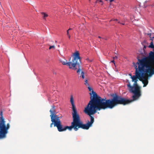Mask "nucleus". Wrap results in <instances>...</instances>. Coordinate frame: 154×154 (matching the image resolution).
I'll list each match as a JSON object with an SVG mask.
<instances>
[{
    "mask_svg": "<svg viewBox=\"0 0 154 154\" xmlns=\"http://www.w3.org/2000/svg\"><path fill=\"white\" fill-rule=\"evenodd\" d=\"M152 7H153L154 6V4H153L152 5Z\"/></svg>",
    "mask_w": 154,
    "mask_h": 154,
    "instance_id": "nucleus-30",
    "label": "nucleus"
},
{
    "mask_svg": "<svg viewBox=\"0 0 154 154\" xmlns=\"http://www.w3.org/2000/svg\"><path fill=\"white\" fill-rule=\"evenodd\" d=\"M89 1L90 2L91 1V0H89Z\"/></svg>",
    "mask_w": 154,
    "mask_h": 154,
    "instance_id": "nucleus-33",
    "label": "nucleus"
},
{
    "mask_svg": "<svg viewBox=\"0 0 154 154\" xmlns=\"http://www.w3.org/2000/svg\"><path fill=\"white\" fill-rule=\"evenodd\" d=\"M126 82L128 83L127 85V86L128 87L129 91L133 93L134 94V93L132 91H133L134 90V88L133 85V86L131 85L129 81L128 80H127Z\"/></svg>",
    "mask_w": 154,
    "mask_h": 154,
    "instance_id": "nucleus-10",
    "label": "nucleus"
},
{
    "mask_svg": "<svg viewBox=\"0 0 154 154\" xmlns=\"http://www.w3.org/2000/svg\"><path fill=\"white\" fill-rule=\"evenodd\" d=\"M146 48V46L145 45H144L143 47V50H144V51H145V49Z\"/></svg>",
    "mask_w": 154,
    "mask_h": 154,
    "instance_id": "nucleus-24",
    "label": "nucleus"
},
{
    "mask_svg": "<svg viewBox=\"0 0 154 154\" xmlns=\"http://www.w3.org/2000/svg\"><path fill=\"white\" fill-rule=\"evenodd\" d=\"M112 21H116L118 22V21H119V20H118L117 19H112L111 20H110V22H111Z\"/></svg>",
    "mask_w": 154,
    "mask_h": 154,
    "instance_id": "nucleus-15",
    "label": "nucleus"
},
{
    "mask_svg": "<svg viewBox=\"0 0 154 154\" xmlns=\"http://www.w3.org/2000/svg\"><path fill=\"white\" fill-rule=\"evenodd\" d=\"M70 59H71V58H70V59H69V61H70Z\"/></svg>",
    "mask_w": 154,
    "mask_h": 154,
    "instance_id": "nucleus-31",
    "label": "nucleus"
},
{
    "mask_svg": "<svg viewBox=\"0 0 154 154\" xmlns=\"http://www.w3.org/2000/svg\"><path fill=\"white\" fill-rule=\"evenodd\" d=\"M149 48H153L154 47V45L152 42H151L150 43V45L149 46Z\"/></svg>",
    "mask_w": 154,
    "mask_h": 154,
    "instance_id": "nucleus-11",
    "label": "nucleus"
},
{
    "mask_svg": "<svg viewBox=\"0 0 154 154\" xmlns=\"http://www.w3.org/2000/svg\"><path fill=\"white\" fill-rule=\"evenodd\" d=\"M0 115V139L5 138L8 132V130L9 128L10 125L9 123L5 124V122L2 116V112H1Z\"/></svg>",
    "mask_w": 154,
    "mask_h": 154,
    "instance_id": "nucleus-6",
    "label": "nucleus"
},
{
    "mask_svg": "<svg viewBox=\"0 0 154 154\" xmlns=\"http://www.w3.org/2000/svg\"><path fill=\"white\" fill-rule=\"evenodd\" d=\"M70 102L72 106V109L73 111V112L72 113V118H75L79 120H81L80 116L79 114L77 113L76 109L75 107L74 103V100L72 95L71 96L70 98Z\"/></svg>",
    "mask_w": 154,
    "mask_h": 154,
    "instance_id": "nucleus-7",
    "label": "nucleus"
},
{
    "mask_svg": "<svg viewBox=\"0 0 154 154\" xmlns=\"http://www.w3.org/2000/svg\"><path fill=\"white\" fill-rule=\"evenodd\" d=\"M72 28H70L69 29H68L67 31V35H68L69 34V31L70 30H72Z\"/></svg>",
    "mask_w": 154,
    "mask_h": 154,
    "instance_id": "nucleus-16",
    "label": "nucleus"
},
{
    "mask_svg": "<svg viewBox=\"0 0 154 154\" xmlns=\"http://www.w3.org/2000/svg\"><path fill=\"white\" fill-rule=\"evenodd\" d=\"M117 58V57L116 56L115 57H114V59H116Z\"/></svg>",
    "mask_w": 154,
    "mask_h": 154,
    "instance_id": "nucleus-27",
    "label": "nucleus"
},
{
    "mask_svg": "<svg viewBox=\"0 0 154 154\" xmlns=\"http://www.w3.org/2000/svg\"><path fill=\"white\" fill-rule=\"evenodd\" d=\"M84 84L86 85V86H88L89 84L88 83L87 79H85L84 82Z\"/></svg>",
    "mask_w": 154,
    "mask_h": 154,
    "instance_id": "nucleus-12",
    "label": "nucleus"
},
{
    "mask_svg": "<svg viewBox=\"0 0 154 154\" xmlns=\"http://www.w3.org/2000/svg\"><path fill=\"white\" fill-rule=\"evenodd\" d=\"M41 14L43 15V18H45V17H47L48 16V15L45 14V13L42 12L41 13Z\"/></svg>",
    "mask_w": 154,
    "mask_h": 154,
    "instance_id": "nucleus-13",
    "label": "nucleus"
},
{
    "mask_svg": "<svg viewBox=\"0 0 154 154\" xmlns=\"http://www.w3.org/2000/svg\"><path fill=\"white\" fill-rule=\"evenodd\" d=\"M55 47L54 45L50 46L49 48V49L50 50L52 48L55 49Z\"/></svg>",
    "mask_w": 154,
    "mask_h": 154,
    "instance_id": "nucleus-18",
    "label": "nucleus"
},
{
    "mask_svg": "<svg viewBox=\"0 0 154 154\" xmlns=\"http://www.w3.org/2000/svg\"><path fill=\"white\" fill-rule=\"evenodd\" d=\"M118 23H120V24H121L123 25H125V23H121L120 21H118Z\"/></svg>",
    "mask_w": 154,
    "mask_h": 154,
    "instance_id": "nucleus-20",
    "label": "nucleus"
},
{
    "mask_svg": "<svg viewBox=\"0 0 154 154\" xmlns=\"http://www.w3.org/2000/svg\"><path fill=\"white\" fill-rule=\"evenodd\" d=\"M127 20V19L125 18L124 19V20L122 21V22H125Z\"/></svg>",
    "mask_w": 154,
    "mask_h": 154,
    "instance_id": "nucleus-23",
    "label": "nucleus"
},
{
    "mask_svg": "<svg viewBox=\"0 0 154 154\" xmlns=\"http://www.w3.org/2000/svg\"><path fill=\"white\" fill-rule=\"evenodd\" d=\"M147 35H149V36L150 38V40L152 41V37L151 36V33H147Z\"/></svg>",
    "mask_w": 154,
    "mask_h": 154,
    "instance_id": "nucleus-17",
    "label": "nucleus"
},
{
    "mask_svg": "<svg viewBox=\"0 0 154 154\" xmlns=\"http://www.w3.org/2000/svg\"><path fill=\"white\" fill-rule=\"evenodd\" d=\"M129 75L131 76L130 77H131V76H132L131 74H129Z\"/></svg>",
    "mask_w": 154,
    "mask_h": 154,
    "instance_id": "nucleus-28",
    "label": "nucleus"
},
{
    "mask_svg": "<svg viewBox=\"0 0 154 154\" xmlns=\"http://www.w3.org/2000/svg\"><path fill=\"white\" fill-rule=\"evenodd\" d=\"M52 108L50 110V112L51 114L50 115V116L51 117V119H52V120L54 121L57 119L61 118V117H59L58 116L56 115L55 106H52Z\"/></svg>",
    "mask_w": 154,
    "mask_h": 154,
    "instance_id": "nucleus-8",
    "label": "nucleus"
},
{
    "mask_svg": "<svg viewBox=\"0 0 154 154\" xmlns=\"http://www.w3.org/2000/svg\"><path fill=\"white\" fill-rule=\"evenodd\" d=\"M111 62L113 63V64H114V66H115V67H116V65H115V63H114V60H112V61H111Z\"/></svg>",
    "mask_w": 154,
    "mask_h": 154,
    "instance_id": "nucleus-21",
    "label": "nucleus"
},
{
    "mask_svg": "<svg viewBox=\"0 0 154 154\" xmlns=\"http://www.w3.org/2000/svg\"><path fill=\"white\" fill-rule=\"evenodd\" d=\"M135 69H136L135 75H134L130 77V78L132 79V81L134 82L133 85L134 87V90L133 91H132L134 93V95L132 97L133 99L130 100L119 96L121 98L124 99V102H123V103L118 104L125 105L128 104L138 99L141 95L140 88L137 84V81H138V79L140 80V78H139L138 75V74L140 73V72L142 71L143 69H144L145 68H135Z\"/></svg>",
    "mask_w": 154,
    "mask_h": 154,
    "instance_id": "nucleus-3",
    "label": "nucleus"
},
{
    "mask_svg": "<svg viewBox=\"0 0 154 154\" xmlns=\"http://www.w3.org/2000/svg\"><path fill=\"white\" fill-rule=\"evenodd\" d=\"M86 87L89 91L91 92L89 93L90 95L91 100L86 107L85 108L84 111L86 114L89 116L91 120L94 122V119L92 115L96 113L97 110L105 109L107 108L112 109L118 105V104L123 103L124 101V99L117 95L111 99L106 100L102 98L93 91L89 85Z\"/></svg>",
    "mask_w": 154,
    "mask_h": 154,
    "instance_id": "nucleus-1",
    "label": "nucleus"
},
{
    "mask_svg": "<svg viewBox=\"0 0 154 154\" xmlns=\"http://www.w3.org/2000/svg\"><path fill=\"white\" fill-rule=\"evenodd\" d=\"M76 72L78 75H80V77L82 78V79H85V77L84 76L85 73L82 69H81L80 68H79Z\"/></svg>",
    "mask_w": 154,
    "mask_h": 154,
    "instance_id": "nucleus-9",
    "label": "nucleus"
},
{
    "mask_svg": "<svg viewBox=\"0 0 154 154\" xmlns=\"http://www.w3.org/2000/svg\"><path fill=\"white\" fill-rule=\"evenodd\" d=\"M51 119V121L52 122V123L51 124L50 127L51 128H52L53 127V125H54V122H53V121L52 120V119Z\"/></svg>",
    "mask_w": 154,
    "mask_h": 154,
    "instance_id": "nucleus-14",
    "label": "nucleus"
},
{
    "mask_svg": "<svg viewBox=\"0 0 154 154\" xmlns=\"http://www.w3.org/2000/svg\"><path fill=\"white\" fill-rule=\"evenodd\" d=\"M99 2L101 5H103V2L101 0H99Z\"/></svg>",
    "mask_w": 154,
    "mask_h": 154,
    "instance_id": "nucleus-19",
    "label": "nucleus"
},
{
    "mask_svg": "<svg viewBox=\"0 0 154 154\" xmlns=\"http://www.w3.org/2000/svg\"><path fill=\"white\" fill-rule=\"evenodd\" d=\"M67 36H68L69 38V39H70V35H67Z\"/></svg>",
    "mask_w": 154,
    "mask_h": 154,
    "instance_id": "nucleus-25",
    "label": "nucleus"
},
{
    "mask_svg": "<svg viewBox=\"0 0 154 154\" xmlns=\"http://www.w3.org/2000/svg\"><path fill=\"white\" fill-rule=\"evenodd\" d=\"M99 0H96V1L95 2V3L96 4L98 3L99 2Z\"/></svg>",
    "mask_w": 154,
    "mask_h": 154,
    "instance_id": "nucleus-22",
    "label": "nucleus"
},
{
    "mask_svg": "<svg viewBox=\"0 0 154 154\" xmlns=\"http://www.w3.org/2000/svg\"><path fill=\"white\" fill-rule=\"evenodd\" d=\"M105 0V1H108V0Z\"/></svg>",
    "mask_w": 154,
    "mask_h": 154,
    "instance_id": "nucleus-32",
    "label": "nucleus"
},
{
    "mask_svg": "<svg viewBox=\"0 0 154 154\" xmlns=\"http://www.w3.org/2000/svg\"><path fill=\"white\" fill-rule=\"evenodd\" d=\"M74 70H75L77 69V68H72Z\"/></svg>",
    "mask_w": 154,
    "mask_h": 154,
    "instance_id": "nucleus-26",
    "label": "nucleus"
},
{
    "mask_svg": "<svg viewBox=\"0 0 154 154\" xmlns=\"http://www.w3.org/2000/svg\"><path fill=\"white\" fill-rule=\"evenodd\" d=\"M60 61L63 65H66L69 67H80L82 66L79 54L78 51H76L74 54L73 58L71 61L67 62L65 59L60 60Z\"/></svg>",
    "mask_w": 154,
    "mask_h": 154,
    "instance_id": "nucleus-5",
    "label": "nucleus"
},
{
    "mask_svg": "<svg viewBox=\"0 0 154 154\" xmlns=\"http://www.w3.org/2000/svg\"><path fill=\"white\" fill-rule=\"evenodd\" d=\"M98 37V38H101V37H100V36H99Z\"/></svg>",
    "mask_w": 154,
    "mask_h": 154,
    "instance_id": "nucleus-29",
    "label": "nucleus"
},
{
    "mask_svg": "<svg viewBox=\"0 0 154 154\" xmlns=\"http://www.w3.org/2000/svg\"><path fill=\"white\" fill-rule=\"evenodd\" d=\"M60 118L57 119L53 121L55 123L54 127H56L58 131L59 132L65 131L67 129L71 131L73 128L75 131H78L80 128L88 130L90 127L92 126V125L94 123L90 120V121H88L86 124H84L82 121L75 118H72L73 120L71 123V126H63L61 124Z\"/></svg>",
    "mask_w": 154,
    "mask_h": 154,
    "instance_id": "nucleus-2",
    "label": "nucleus"
},
{
    "mask_svg": "<svg viewBox=\"0 0 154 154\" xmlns=\"http://www.w3.org/2000/svg\"><path fill=\"white\" fill-rule=\"evenodd\" d=\"M138 74L140 80L143 84V87H146L148 83V78L154 74V68H145Z\"/></svg>",
    "mask_w": 154,
    "mask_h": 154,
    "instance_id": "nucleus-4",
    "label": "nucleus"
}]
</instances>
